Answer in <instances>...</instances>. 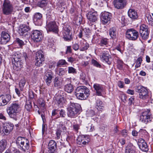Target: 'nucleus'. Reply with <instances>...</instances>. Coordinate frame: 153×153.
<instances>
[{
  "label": "nucleus",
  "instance_id": "obj_30",
  "mask_svg": "<svg viewBox=\"0 0 153 153\" xmlns=\"http://www.w3.org/2000/svg\"><path fill=\"white\" fill-rule=\"evenodd\" d=\"M55 100L59 107H61L64 102L63 97L61 95H57L55 97Z\"/></svg>",
  "mask_w": 153,
  "mask_h": 153
},
{
  "label": "nucleus",
  "instance_id": "obj_36",
  "mask_svg": "<svg viewBox=\"0 0 153 153\" xmlns=\"http://www.w3.org/2000/svg\"><path fill=\"white\" fill-rule=\"evenodd\" d=\"M20 146V148L25 152L26 150H28L29 148V141L28 140H27V143H24L22 145H21Z\"/></svg>",
  "mask_w": 153,
  "mask_h": 153
},
{
  "label": "nucleus",
  "instance_id": "obj_49",
  "mask_svg": "<svg viewBox=\"0 0 153 153\" xmlns=\"http://www.w3.org/2000/svg\"><path fill=\"white\" fill-rule=\"evenodd\" d=\"M92 64L94 66H96L97 67H100L101 66L100 65L96 60L94 59H92L91 61Z\"/></svg>",
  "mask_w": 153,
  "mask_h": 153
},
{
  "label": "nucleus",
  "instance_id": "obj_21",
  "mask_svg": "<svg viewBox=\"0 0 153 153\" xmlns=\"http://www.w3.org/2000/svg\"><path fill=\"white\" fill-rule=\"evenodd\" d=\"M112 17V15L111 13L105 12L102 14L101 19L102 21L105 23H107L109 21Z\"/></svg>",
  "mask_w": 153,
  "mask_h": 153
},
{
  "label": "nucleus",
  "instance_id": "obj_53",
  "mask_svg": "<svg viewBox=\"0 0 153 153\" xmlns=\"http://www.w3.org/2000/svg\"><path fill=\"white\" fill-rule=\"evenodd\" d=\"M89 47V45L88 44H85L84 46H81L80 48V50L81 51H84L88 49Z\"/></svg>",
  "mask_w": 153,
  "mask_h": 153
},
{
  "label": "nucleus",
  "instance_id": "obj_12",
  "mask_svg": "<svg viewBox=\"0 0 153 153\" xmlns=\"http://www.w3.org/2000/svg\"><path fill=\"white\" fill-rule=\"evenodd\" d=\"M113 4L114 7L117 9L124 8L127 4L126 0H114Z\"/></svg>",
  "mask_w": 153,
  "mask_h": 153
},
{
  "label": "nucleus",
  "instance_id": "obj_27",
  "mask_svg": "<svg viewBox=\"0 0 153 153\" xmlns=\"http://www.w3.org/2000/svg\"><path fill=\"white\" fill-rule=\"evenodd\" d=\"M93 87L96 91L97 95H101L102 94V92L103 90L102 85L97 83H95Z\"/></svg>",
  "mask_w": 153,
  "mask_h": 153
},
{
  "label": "nucleus",
  "instance_id": "obj_63",
  "mask_svg": "<svg viewBox=\"0 0 153 153\" xmlns=\"http://www.w3.org/2000/svg\"><path fill=\"white\" fill-rule=\"evenodd\" d=\"M122 134L123 137H126L127 134V131L125 130H123L122 132Z\"/></svg>",
  "mask_w": 153,
  "mask_h": 153
},
{
  "label": "nucleus",
  "instance_id": "obj_10",
  "mask_svg": "<svg viewBox=\"0 0 153 153\" xmlns=\"http://www.w3.org/2000/svg\"><path fill=\"white\" fill-rule=\"evenodd\" d=\"M47 31H52L57 33L59 31L58 27L55 22H51L47 23L46 26Z\"/></svg>",
  "mask_w": 153,
  "mask_h": 153
},
{
  "label": "nucleus",
  "instance_id": "obj_18",
  "mask_svg": "<svg viewBox=\"0 0 153 153\" xmlns=\"http://www.w3.org/2000/svg\"><path fill=\"white\" fill-rule=\"evenodd\" d=\"M65 85L64 86L65 91L68 93H71L74 90L73 85L71 84V81L69 79H67L65 81Z\"/></svg>",
  "mask_w": 153,
  "mask_h": 153
},
{
  "label": "nucleus",
  "instance_id": "obj_35",
  "mask_svg": "<svg viewBox=\"0 0 153 153\" xmlns=\"http://www.w3.org/2000/svg\"><path fill=\"white\" fill-rule=\"evenodd\" d=\"M27 140L25 138L19 137L16 140V143L18 145L20 146L24 143H27Z\"/></svg>",
  "mask_w": 153,
  "mask_h": 153
},
{
  "label": "nucleus",
  "instance_id": "obj_34",
  "mask_svg": "<svg viewBox=\"0 0 153 153\" xmlns=\"http://www.w3.org/2000/svg\"><path fill=\"white\" fill-rule=\"evenodd\" d=\"M109 34L110 36L112 39H115L116 38L117 33L116 28L114 27L110 28L109 30Z\"/></svg>",
  "mask_w": 153,
  "mask_h": 153
},
{
  "label": "nucleus",
  "instance_id": "obj_20",
  "mask_svg": "<svg viewBox=\"0 0 153 153\" xmlns=\"http://www.w3.org/2000/svg\"><path fill=\"white\" fill-rule=\"evenodd\" d=\"M138 146L140 149L144 152H147L149 149L146 143L142 139H140L138 140Z\"/></svg>",
  "mask_w": 153,
  "mask_h": 153
},
{
  "label": "nucleus",
  "instance_id": "obj_29",
  "mask_svg": "<svg viewBox=\"0 0 153 153\" xmlns=\"http://www.w3.org/2000/svg\"><path fill=\"white\" fill-rule=\"evenodd\" d=\"M62 80L58 77H56L54 79L53 83L54 87L60 88L62 84Z\"/></svg>",
  "mask_w": 153,
  "mask_h": 153
},
{
  "label": "nucleus",
  "instance_id": "obj_24",
  "mask_svg": "<svg viewBox=\"0 0 153 153\" xmlns=\"http://www.w3.org/2000/svg\"><path fill=\"white\" fill-rule=\"evenodd\" d=\"M30 29V28L28 26L23 25L20 26L18 33L21 35H23L24 34L27 33Z\"/></svg>",
  "mask_w": 153,
  "mask_h": 153
},
{
  "label": "nucleus",
  "instance_id": "obj_4",
  "mask_svg": "<svg viewBox=\"0 0 153 153\" xmlns=\"http://www.w3.org/2000/svg\"><path fill=\"white\" fill-rule=\"evenodd\" d=\"M2 10L3 13L6 15L11 13L13 10L12 4L9 0H4L3 2Z\"/></svg>",
  "mask_w": 153,
  "mask_h": 153
},
{
  "label": "nucleus",
  "instance_id": "obj_13",
  "mask_svg": "<svg viewBox=\"0 0 153 153\" xmlns=\"http://www.w3.org/2000/svg\"><path fill=\"white\" fill-rule=\"evenodd\" d=\"M3 128L2 131L4 133L8 134L13 129V124L6 122H2Z\"/></svg>",
  "mask_w": 153,
  "mask_h": 153
},
{
  "label": "nucleus",
  "instance_id": "obj_26",
  "mask_svg": "<svg viewBox=\"0 0 153 153\" xmlns=\"http://www.w3.org/2000/svg\"><path fill=\"white\" fill-rule=\"evenodd\" d=\"M42 17V15L39 13H35L34 16V21L35 24L39 25L41 24V20Z\"/></svg>",
  "mask_w": 153,
  "mask_h": 153
},
{
  "label": "nucleus",
  "instance_id": "obj_3",
  "mask_svg": "<svg viewBox=\"0 0 153 153\" xmlns=\"http://www.w3.org/2000/svg\"><path fill=\"white\" fill-rule=\"evenodd\" d=\"M19 106L18 103H12L11 105L7 107V111L9 116L14 119L15 120H17V115L18 114V109Z\"/></svg>",
  "mask_w": 153,
  "mask_h": 153
},
{
  "label": "nucleus",
  "instance_id": "obj_47",
  "mask_svg": "<svg viewBox=\"0 0 153 153\" xmlns=\"http://www.w3.org/2000/svg\"><path fill=\"white\" fill-rule=\"evenodd\" d=\"M38 102L41 107L44 108L45 105V102L42 98H40L38 100Z\"/></svg>",
  "mask_w": 153,
  "mask_h": 153
},
{
  "label": "nucleus",
  "instance_id": "obj_23",
  "mask_svg": "<svg viewBox=\"0 0 153 153\" xmlns=\"http://www.w3.org/2000/svg\"><path fill=\"white\" fill-rule=\"evenodd\" d=\"M10 36L7 33L2 32L1 37V44H6L10 40Z\"/></svg>",
  "mask_w": 153,
  "mask_h": 153
},
{
  "label": "nucleus",
  "instance_id": "obj_45",
  "mask_svg": "<svg viewBox=\"0 0 153 153\" xmlns=\"http://www.w3.org/2000/svg\"><path fill=\"white\" fill-rule=\"evenodd\" d=\"M68 73L70 74H76V69L73 67H69L68 68Z\"/></svg>",
  "mask_w": 153,
  "mask_h": 153
},
{
  "label": "nucleus",
  "instance_id": "obj_40",
  "mask_svg": "<svg viewBox=\"0 0 153 153\" xmlns=\"http://www.w3.org/2000/svg\"><path fill=\"white\" fill-rule=\"evenodd\" d=\"M20 59H19V60H17V61L13 62V64H14V65L17 68H22L23 63L21 61L19 60Z\"/></svg>",
  "mask_w": 153,
  "mask_h": 153
},
{
  "label": "nucleus",
  "instance_id": "obj_61",
  "mask_svg": "<svg viewBox=\"0 0 153 153\" xmlns=\"http://www.w3.org/2000/svg\"><path fill=\"white\" fill-rule=\"evenodd\" d=\"M80 79H81L83 81L85 80V74L83 73H82L80 75Z\"/></svg>",
  "mask_w": 153,
  "mask_h": 153
},
{
  "label": "nucleus",
  "instance_id": "obj_11",
  "mask_svg": "<svg viewBox=\"0 0 153 153\" xmlns=\"http://www.w3.org/2000/svg\"><path fill=\"white\" fill-rule=\"evenodd\" d=\"M136 91L139 93L140 97L141 99H144L148 96V91L144 87L140 86L137 87Z\"/></svg>",
  "mask_w": 153,
  "mask_h": 153
},
{
  "label": "nucleus",
  "instance_id": "obj_7",
  "mask_svg": "<svg viewBox=\"0 0 153 153\" xmlns=\"http://www.w3.org/2000/svg\"><path fill=\"white\" fill-rule=\"evenodd\" d=\"M71 27L68 25L64 27L63 38L65 41H69L72 39V33L71 31Z\"/></svg>",
  "mask_w": 153,
  "mask_h": 153
},
{
  "label": "nucleus",
  "instance_id": "obj_51",
  "mask_svg": "<svg viewBox=\"0 0 153 153\" xmlns=\"http://www.w3.org/2000/svg\"><path fill=\"white\" fill-rule=\"evenodd\" d=\"M67 64V62L64 59H61L59 60L57 63V65L59 66L60 65H62Z\"/></svg>",
  "mask_w": 153,
  "mask_h": 153
},
{
  "label": "nucleus",
  "instance_id": "obj_50",
  "mask_svg": "<svg viewBox=\"0 0 153 153\" xmlns=\"http://www.w3.org/2000/svg\"><path fill=\"white\" fill-rule=\"evenodd\" d=\"M57 74L60 76H63L64 75L65 72L64 70L62 68H59L58 69Z\"/></svg>",
  "mask_w": 153,
  "mask_h": 153
},
{
  "label": "nucleus",
  "instance_id": "obj_57",
  "mask_svg": "<svg viewBox=\"0 0 153 153\" xmlns=\"http://www.w3.org/2000/svg\"><path fill=\"white\" fill-rule=\"evenodd\" d=\"M72 48L74 50L77 51L79 49V45L77 44H74L73 45Z\"/></svg>",
  "mask_w": 153,
  "mask_h": 153
},
{
  "label": "nucleus",
  "instance_id": "obj_64",
  "mask_svg": "<svg viewBox=\"0 0 153 153\" xmlns=\"http://www.w3.org/2000/svg\"><path fill=\"white\" fill-rule=\"evenodd\" d=\"M132 134L133 136H136L138 135V132L135 130H134L132 131Z\"/></svg>",
  "mask_w": 153,
  "mask_h": 153
},
{
  "label": "nucleus",
  "instance_id": "obj_56",
  "mask_svg": "<svg viewBox=\"0 0 153 153\" xmlns=\"http://www.w3.org/2000/svg\"><path fill=\"white\" fill-rule=\"evenodd\" d=\"M117 85L118 87L120 88H123L124 87V84L123 82L121 81H119L117 83Z\"/></svg>",
  "mask_w": 153,
  "mask_h": 153
},
{
  "label": "nucleus",
  "instance_id": "obj_17",
  "mask_svg": "<svg viewBox=\"0 0 153 153\" xmlns=\"http://www.w3.org/2000/svg\"><path fill=\"white\" fill-rule=\"evenodd\" d=\"M56 143L54 140H50L48 145V152L50 153H57L56 150Z\"/></svg>",
  "mask_w": 153,
  "mask_h": 153
},
{
  "label": "nucleus",
  "instance_id": "obj_14",
  "mask_svg": "<svg viewBox=\"0 0 153 153\" xmlns=\"http://www.w3.org/2000/svg\"><path fill=\"white\" fill-rule=\"evenodd\" d=\"M66 128L64 125H59L56 130V138L57 139H59L61 134H64L66 133Z\"/></svg>",
  "mask_w": 153,
  "mask_h": 153
},
{
  "label": "nucleus",
  "instance_id": "obj_58",
  "mask_svg": "<svg viewBox=\"0 0 153 153\" xmlns=\"http://www.w3.org/2000/svg\"><path fill=\"white\" fill-rule=\"evenodd\" d=\"M68 61L72 63L75 61V59L72 57H68Z\"/></svg>",
  "mask_w": 153,
  "mask_h": 153
},
{
  "label": "nucleus",
  "instance_id": "obj_33",
  "mask_svg": "<svg viewBox=\"0 0 153 153\" xmlns=\"http://www.w3.org/2000/svg\"><path fill=\"white\" fill-rule=\"evenodd\" d=\"M74 23L77 26L79 25L82 23V16L80 15L75 16L74 19Z\"/></svg>",
  "mask_w": 153,
  "mask_h": 153
},
{
  "label": "nucleus",
  "instance_id": "obj_46",
  "mask_svg": "<svg viewBox=\"0 0 153 153\" xmlns=\"http://www.w3.org/2000/svg\"><path fill=\"white\" fill-rule=\"evenodd\" d=\"M117 68L120 70L122 69L123 68V62L121 60H118L117 61Z\"/></svg>",
  "mask_w": 153,
  "mask_h": 153
},
{
  "label": "nucleus",
  "instance_id": "obj_19",
  "mask_svg": "<svg viewBox=\"0 0 153 153\" xmlns=\"http://www.w3.org/2000/svg\"><path fill=\"white\" fill-rule=\"evenodd\" d=\"M53 73L51 71H48L45 74V79L47 85H50L52 82V79L53 77Z\"/></svg>",
  "mask_w": 153,
  "mask_h": 153
},
{
  "label": "nucleus",
  "instance_id": "obj_62",
  "mask_svg": "<svg viewBox=\"0 0 153 153\" xmlns=\"http://www.w3.org/2000/svg\"><path fill=\"white\" fill-rule=\"evenodd\" d=\"M134 98L132 97H131L129 99V104L130 105H131L134 101Z\"/></svg>",
  "mask_w": 153,
  "mask_h": 153
},
{
  "label": "nucleus",
  "instance_id": "obj_37",
  "mask_svg": "<svg viewBox=\"0 0 153 153\" xmlns=\"http://www.w3.org/2000/svg\"><path fill=\"white\" fill-rule=\"evenodd\" d=\"M104 105L102 102L100 100L97 101L96 103V108L98 110H101V109H103L104 108Z\"/></svg>",
  "mask_w": 153,
  "mask_h": 153
},
{
  "label": "nucleus",
  "instance_id": "obj_2",
  "mask_svg": "<svg viewBox=\"0 0 153 153\" xmlns=\"http://www.w3.org/2000/svg\"><path fill=\"white\" fill-rule=\"evenodd\" d=\"M81 106L77 103H71L69 107L67 108L68 116L71 118H74L79 114Z\"/></svg>",
  "mask_w": 153,
  "mask_h": 153
},
{
  "label": "nucleus",
  "instance_id": "obj_31",
  "mask_svg": "<svg viewBox=\"0 0 153 153\" xmlns=\"http://www.w3.org/2000/svg\"><path fill=\"white\" fill-rule=\"evenodd\" d=\"M86 138L83 135L79 136L77 139V143L80 145H86L87 142L85 141Z\"/></svg>",
  "mask_w": 153,
  "mask_h": 153
},
{
  "label": "nucleus",
  "instance_id": "obj_5",
  "mask_svg": "<svg viewBox=\"0 0 153 153\" xmlns=\"http://www.w3.org/2000/svg\"><path fill=\"white\" fill-rule=\"evenodd\" d=\"M126 35L128 39L133 41L137 39L139 36L138 32L132 28L128 29L126 31Z\"/></svg>",
  "mask_w": 153,
  "mask_h": 153
},
{
  "label": "nucleus",
  "instance_id": "obj_28",
  "mask_svg": "<svg viewBox=\"0 0 153 153\" xmlns=\"http://www.w3.org/2000/svg\"><path fill=\"white\" fill-rule=\"evenodd\" d=\"M11 96L10 95H6L1 98L2 103H1V105L4 106L6 105L10 101Z\"/></svg>",
  "mask_w": 153,
  "mask_h": 153
},
{
  "label": "nucleus",
  "instance_id": "obj_25",
  "mask_svg": "<svg viewBox=\"0 0 153 153\" xmlns=\"http://www.w3.org/2000/svg\"><path fill=\"white\" fill-rule=\"evenodd\" d=\"M136 148L132 144H128L126 146L125 153H136Z\"/></svg>",
  "mask_w": 153,
  "mask_h": 153
},
{
  "label": "nucleus",
  "instance_id": "obj_22",
  "mask_svg": "<svg viewBox=\"0 0 153 153\" xmlns=\"http://www.w3.org/2000/svg\"><path fill=\"white\" fill-rule=\"evenodd\" d=\"M86 16L88 20L91 22H94L97 20V13L96 12H89Z\"/></svg>",
  "mask_w": 153,
  "mask_h": 153
},
{
  "label": "nucleus",
  "instance_id": "obj_15",
  "mask_svg": "<svg viewBox=\"0 0 153 153\" xmlns=\"http://www.w3.org/2000/svg\"><path fill=\"white\" fill-rule=\"evenodd\" d=\"M31 37L34 42H39L42 40V33L39 30H34L32 32Z\"/></svg>",
  "mask_w": 153,
  "mask_h": 153
},
{
  "label": "nucleus",
  "instance_id": "obj_8",
  "mask_svg": "<svg viewBox=\"0 0 153 153\" xmlns=\"http://www.w3.org/2000/svg\"><path fill=\"white\" fill-rule=\"evenodd\" d=\"M139 33L140 36L143 39H146L149 37V31L147 25L142 24L140 26Z\"/></svg>",
  "mask_w": 153,
  "mask_h": 153
},
{
  "label": "nucleus",
  "instance_id": "obj_44",
  "mask_svg": "<svg viewBox=\"0 0 153 153\" xmlns=\"http://www.w3.org/2000/svg\"><path fill=\"white\" fill-rule=\"evenodd\" d=\"M108 39L106 38H102L100 40V45L101 46L106 45L108 44Z\"/></svg>",
  "mask_w": 153,
  "mask_h": 153
},
{
  "label": "nucleus",
  "instance_id": "obj_16",
  "mask_svg": "<svg viewBox=\"0 0 153 153\" xmlns=\"http://www.w3.org/2000/svg\"><path fill=\"white\" fill-rule=\"evenodd\" d=\"M110 50H108L106 51L102 52V54L101 56V59L104 61L108 65L111 63V56L109 54Z\"/></svg>",
  "mask_w": 153,
  "mask_h": 153
},
{
  "label": "nucleus",
  "instance_id": "obj_42",
  "mask_svg": "<svg viewBox=\"0 0 153 153\" xmlns=\"http://www.w3.org/2000/svg\"><path fill=\"white\" fill-rule=\"evenodd\" d=\"M20 59L18 56V54L17 53H15L14 54H13L12 56V62H13L17 60Z\"/></svg>",
  "mask_w": 153,
  "mask_h": 153
},
{
  "label": "nucleus",
  "instance_id": "obj_1",
  "mask_svg": "<svg viewBox=\"0 0 153 153\" xmlns=\"http://www.w3.org/2000/svg\"><path fill=\"white\" fill-rule=\"evenodd\" d=\"M75 94L79 99L85 100L90 95L89 90L85 86H79L76 88Z\"/></svg>",
  "mask_w": 153,
  "mask_h": 153
},
{
  "label": "nucleus",
  "instance_id": "obj_32",
  "mask_svg": "<svg viewBox=\"0 0 153 153\" xmlns=\"http://www.w3.org/2000/svg\"><path fill=\"white\" fill-rule=\"evenodd\" d=\"M128 16L131 19H135L138 17L137 13L135 10L132 9H130L128 12Z\"/></svg>",
  "mask_w": 153,
  "mask_h": 153
},
{
  "label": "nucleus",
  "instance_id": "obj_39",
  "mask_svg": "<svg viewBox=\"0 0 153 153\" xmlns=\"http://www.w3.org/2000/svg\"><path fill=\"white\" fill-rule=\"evenodd\" d=\"M7 145V142L5 140L1 141V151H3L5 149Z\"/></svg>",
  "mask_w": 153,
  "mask_h": 153
},
{
  "label": "nucleus",
  "instance_id": "obj_48",
  "mask_svg": "<svg viewBox=\"0 0 153 153\" xmlns=\"http://www.w3.org/2000/svg\"><path fill=\"white\" fill-rule=\"evenodd\" d=\"M16 42L21 47L24 45V42L19 38H16Z\"/></svg>",
  "mask_w": 153,
  "mask_h": 153
},
{
  "label": "nucleus",
  "instance_id": "obj_55",
  "mask_svg": "<svg viewBox=\"0 0 153 153\" xmlns=\"http://www.w3.org/2000/svg\"><path fill=\"white\" fill-rule=\"evenodd\" d=\"M59 115L61 117H64L66 116L65 112L64 110H61L59 112Z\"/></svg>",
  "mask_w": 153,
  "mask_h": 153
},
{
  "label": "nucleus",
  "instance_id": "obj_9",
  "mask_svg": "<svg viewBox=\"0 0 153 153\" xmlns=\"http://www.w3.org/2000/svg\"><path fill=\"white\" fill-rule=\"evenodd\" d=\"M42 53V51H39L36 53L35 58L36 62L35 63V65L37 66H41L42 62L44 60V55Z\"/></svg>",
  "mask_w": 153,
  "mask_h": 153
},
{
  "label": "nucleus",
  "instance_id": "obj_43",
  "mask_svg": "<svg viewBox=\"0 0 153 153\" xmlns=\"http://www.w3.org/2000/svg\"><path fill=\"white\" fill-rule=\"evenodd\" d=\"M31 103L29 101L27 102L25 106V108L27 109V111H30L32 108Z\"/></svg>",
  "mask_w": 153,
  "mask_h": 153
},
{
  "label": "nucleus",
  "instance_id": "obj_41",
  "mask_svg": "<svg viewBox=\"0 0 153 153\" xmlns=\"http://www.w3.org/2000/svg\"><path fill=\"white\" fill-rule=\"evenodd\" d=\"M142 59L141 57H139L136 60V64L135 66L136 68H138L140 67L142 62Z\"/></svg>",
  "mask_w": 153,
  "mask_h": 153
},
{
  "label": "nucleus",
  "instance_id": "obj_54",
  "mask_svg": "<svg viewBox=\"0 0 153 153\" xmlns=\"http://www.w3.org/2000/svg\"><path fill=\"white\" fill-rule=\"evenodd\" d=\"M25 81H22L19 82V85L20 87V90L22 91L23 88L25 84Z\"/></svg>",
  "mask_w": 153,
  "mask_h": 153
},
{
  "label": "nucleus",
  "instance_id": "obj_59",
  "mask_svg": "<svg viewBox=\"0 0 153 153\" xmlns=\"http://www.w3.org/2000/svg\"><path fill=\"white\" fill-rule=\"evenodd\" d=\"M73 127L74 130L77 132L79 128V126L78 124H75L73 126Z\"/></svg>",
  "mask_w": 153,
  "mask_h": 153
},
{
  "label": "nucleus",
  "instance_id": "obj_52",
  "mask_svg": "<svg viewBox=\"0 0 153 153\" xmlns=\"http://www.w3.org/2000/svg\"><path fill=\"white\" fill-rule=\"evenodd\" d=\"M83 29V32L84 33L85 35L86 36H88L90 35L91 33V31L89 28H85Z\"/></svg>",
  "mask_w": 153,
  "mask_h": 153
},
{
  "label": "nucleus",
  "instance_id": "obj_60",
  "mask_svg": "<svg viewBox=\"0 0 153 153\" xmlns=\"http://www.w3.org/2000/svg\"><path fill=\"white\" fill-rule=\"evenodd\" d=\"M83 35H85L84 33L83 32V29L80 30L79 34L78 36L80 38H81Z\"/></svg>",
  "mask_w": 153,
  "mask_h": 153
},
{
  "label": "nucleus",
  "instance_id": "obj_6",
  "mask_svg": "<svg viewBox=\"0 0 153 153\" xmlns=\"http://www.w3.org/2000/svg\"><path fill=\"white\" fill-rule=\"evenodd\" d=\"M152 118L150 110H147L142 113L140 117V120L142 122L147 124L151 121Z\"/></svg>",
  "mask_w": 153,
  "mask_h": 153
},
{
  "label": "nucleus",
  "instance_id": "obj_38",
  "mask_svg": "<svg viewBox=\"0 0 153 153\" xmlns=\"http://www.w3.org/2000/svg\"><path fill=\"white\" fill-rule=\"evenodd\" d=\"M48 3L47 0H42L40 1H39L38 2V5L41 7H43L46 6Z\"/></svg>",
  "mask_w": 153,
  "mask_h": 153
}]
</instances>
